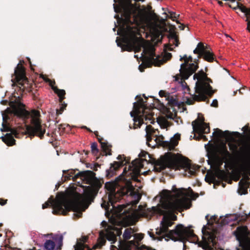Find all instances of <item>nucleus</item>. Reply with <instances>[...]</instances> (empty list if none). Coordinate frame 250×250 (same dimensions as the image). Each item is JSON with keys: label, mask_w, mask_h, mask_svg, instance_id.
Masks as SVG:
<instances>
[{"label": "nucleus", "mask_w": 250, "mask_h": 250, "mask_svg": "<svg viewBox=\"0 0 250 250\" xmlns=\"http://www.w3.org/2000/svg\"><path fill=\"white\" fill-rule=\"evenodd\" d=\"M174 193L167 190H163L161 193V205L151 208L152 214L163 215V217L159 228L156 229V235L148 232L149 236L154 240L162 241L165 239L166 241L171 239L174 241L185 243H196L197 236L190 228L186 227L182 224L177 225L174 229L168 231V228L173 224V221L176 219L175 215H171V218L167 215L175 211H182L184 209L189 208L188 197H192L193 192L184 188L176 189Z\"/></svg>", "instance_id": "f257e3e1"}, {"label": "nucleus", "mask_w": 250, "mask_h": 250, "mask_svg": "<svg viewBox=\"0 0 250 250\" xmlns=\"http://www.w3.org/2000/svg\"><path fill=\"white\" fill-rule=\"evenodd\" d=\"M138 1L144 0H114L115 3L119 1V4L118 6L113 4L114 11L122 13V20L126 25V27L118 31L117 34L123 36L122 42L125 44L124 50L134 49L135 52H139L143 48L141 56L143 54L147 56L155 65L158 57L155 55L154 47L150 44H145L139 33V27L146 21V10L136 3Z\"/></svg>", "instance_id": "f03ea898"}, {"label": "nucleus", "mask_w": 250, "mask_h": 250, "mask_svg": "<svg viewBox=\"0 0 250 250\" xmlns=\"http://www.w3.org/2000/svg\"><path fill=\"white\" fill-rule=\"evenodd\" d=\"M143 161L141 160H135L129 165L127 170L125 167L123 173L116 178L115 185L117 188V193L114 188L111 189V193L109 195V201L113 205L114 198H118L119 200L121 197L126 195L130 196L132 200L130 202L132 205H135L141 198V195L134 191V188L131 184L130 180L140 182L138 177L140 175V169L144 165Z\"/></svg>", "instance_id": "7ed1b4c3"}, {"label": "nucleus", "mask_w": 250, "mask_h": 250, "mask_svg": "<svg viewBox=\"0 0 250 250\" xmlns=\"http://www.w3.org/2000/svg\"><path fill=\"white\" fill-rule=\"evenodd\" d=\"M12 115L23 120L31 117V124L26 127L28 133L30 136H37L40 138H42L45 132V129L41 124L39 111L33 110L30 113L26 110L21 104L13 105L11 108H7L4 111L2 112L3 123L2 124V128H1V131H9V127L6 123Z\"/></svg>", "instance_id": "20e7f679"}, {"label": "nucleus", "mask_w": 250, "mask_h": 250, "mask_svg": "<svg viewBox=\"0 0 250 250\" xmlns=\"http://www.w3.org/2000/svg\"><path fill=\"white\" fill-rule=\"evenodd\" d=\"M236 162L239 169L244 175L239 182L238 192L240 195L247 193L250 183V137L243 141L236 156Z\"/></svg>", "instance_id": "39448f33"}, {"label": "nucleus", "mask_w": 250, "mask_h": 250, "mask_svg": "<svg viewBox=\"0 0 250 250\" xmlns=\"http://www.w3.org/2000/svg\"><path fill=\"white\" fill-rule=\"evenodd\" d=\"M193 79L197 80L193 94L190 92L189 88L187 83L182 80L179 82L178 87L181 88L185 93H188L190 95L189 98L192 101H205L208 96H211L213 93L212 87L209 84V82L211 81L203 70L195 73L193 76Z\"/></svg>", "instance_id": "423d86ee"}, {"label": "nucleus", "mask_w": 250, "mask_h": 250, "mask_svg": "<svg viewBox=\"0 0 250 250\" xmlns=\"http://www.w3.org/2000/svg\"><path fill=\"white\" fill-rule=\"evenodd\" d=\"M166 167L175 169L183 168L188 176L193 175L199 168L198 166L190 164L188 160L180 159L171 153L165 154L155 162L154 169L156 171H161Z\"/></svg>", "instance_id": "0eeeda50"}, {"label": "nucleus", "mask_w": 250, "mask_h": 250, "mask_svg": "<svg viewBox=\"0 0 250 250\" xmlns=\"http://www.w3.org/2000/svg\"><path fill=\"white\" fill-rule=\"evenodd\" d=\"M50 205L52 207V213L54 214L65 215L70 210H73L76 212L75 214L77 217H80L82 214V211L84 210L80 207L77 201L68 198L63 193L57 194L55 200L50 198L47 202L42 205V208H46Z\"/></svg>", "instance_id": "6e6552de"}, {"label": "nucleus", "mask_w": 250, "mask_h": 250, "mask_svg": "<svg viewBox=\"0 0 250 250\" xmlns=\"http://www.w3.org/2000/svg\"><path fill=\"white\" fill-rule=\"evenodd\" d=\"M131 117H134V128L140 127L141 125L145 123L154 124L155 123L154 113L151 109L145 108L141 106L138 109H135L134 113L130 112Z\"/></svg>", "instance_id": "1a4fd4ad"}, {"label": "nucleus", "mask_w": 250, "mask_h": 250, "mask_svg": "<svg viewBox=\"0 0 250 250\" xmlns=\"http://www.w3.org/2000/svg\"><path fill=\"white\" fill-rule=\"evenodd\" d=\"M121 233L120 230L116 229L111 226H108L106 229L100 232L97 243L93 248L95 249L97 247H102L105 244L106 240L111 244L114 243L116 241L117 235L119 236Z\"/></svg>", "instance_id": "9d476101"}, {"label": "nucleus", "mask_w": 250, "mask_h": 250, "mask_svg": "<svg viewBox=\"0 0 250 250\" xmlns=\"http://www.w3.org/2000/svg\"><path fill=\"white\" fill-rule=\"evenodd\" d=\"M202 232V240L199 243V246L204 250H211L216 245V230L211 229L209 227L204 226Z\"/></svg>", "instance_id": "9b49d317"}, {"label": "nucleus", "mask_w": 250, "mask_h": 250, "mask_svg": "<svg viewBox=\"0 0 250 250\" xmlns=\"http://www.w3.org/2000/svg\"><path fill=\"white\" fill-rule=\"evenodd\" d=\"M182 60L184 61V62L181 64L180 73L183 79H188L198 68V62L188 64V56L186 55L183 57L181 56L180 61Z\"/></svg>", "instance_id": "f8f14e48"}, {"label": "nucleus", "mask_w": 250, "mask_h": 250, "mask_svg": "<svg viewBox=\"0 0 250 250\" xmlns=\"http://www.w3.org/2000/svg\"><path fill=\"white\" fill-rule=\"evenodd\" d=\"M12 77V86L18 84L23 86V88H25L24 85L27 83V79L25 77V70L22 65H20V63L18 64L15 68L14 74Z\"/></svg>", "instance_id": "ddd939ff"}, {"label": "nucleus", "mask_w": 250, "mask_h": 250, "mask_svg": "<svg viewBox=\"0 0 250 250\" xmlns=\"http://www.w3.org/2000/svg\"><path fill=\"white\" fill-rule=\"evenodd\" d=\"M50 239L46 240L44 247L46 250H58L62 245L63 235L62 234H51Z\"/></svg>", "instance_id": "4468645a"}, {"label": "nucleus", "mask_w": 250, "mask_h": 250, "mask_svg": "<svg viewBox=\"0 0 250 250\" xmlns=\"http://www.w3.org/2000/svg\"><path fill=\"white\" fill-rule=\"evenodd\" d=\"M93 174L94 173L91 171L86 170L79 172L74 175V171L71 170L68 171L67 173L65 175L64 180H69L72 178L73 181H75L77 178H80L82 180L87 181L93 176Z\"/></svg>", "instance_id": "2eb2a0df"}, {"label": "nucleus", "mask_w": 250, "mask_h": 250, "mask_svg": "<svg viewBox=\"0 0 250 250\" xmlns=\"http://www.w3.org/2000/svg\"><path fill=\"white\" fill-rule=\"evenodd\" d=\"M134 240L129 242L126 246V250H154L145 246L139 247V243L142 240L144 236L142 234L136 233L133 235Z\"/></svg>", "instance_id": "dca6fc26"}, {"label": "nucleus", "mask_w": 250, "mask_h": 250, "mask_svg": "<svg viewBox=\"0 0 250 250\" xmlns=\"http://www.w3.org/2000/svg\"><path fill=\"white\" fill-rule=\"evenodd\" d=\"M117 159L119 161L114 162L111 165L110 168L106 170V175L107 177H111L113 176L119 167L128 163L124 155H119L117 157Z\"/></svg>", "instance_id": "f3484780"}, {"label": "nucleus", "mask_w": 250, "mask_h": 250, "mask_svg": "<svg viewBox=\"0 0 250 250\" xmlns=\"http://www.w3.org/2000/svg\"><path fill=\"white\" fill-rule=\"evenodd\" d=\"M193 131L197 133L200 135L208 133L210 131L209 125L204 122V119L200 122L196 120L192 123Z\"/></svg>", "instance_id": "a211bd4d"}, {"label": "nucleus", "mask_w": 250, "mask_h": 250, "mask_svg": "<svg viewBox=\"0 0 250 250\" xmlns=\"http://www.w3.org/2000/svg\"><path fill=\"white\" fill-rule=\"evenodd\" d=\"M105 187L107 189V190L109 191L108 196L111 193V189H112V188H114V189H115V193H117V188L116 187L115 182L114 184L110 183L109 182L106 183L105 184ZM108 200H109V196L108 197ZM118 201H119V199H118V198H114L113 199V205H111V202H110V201H109V202L107 203V204L105 202H104L103 203L101 204V207L107 210L108 209V208L107 206H109V204H110V205L112 206L113 208H116V206L114 205V204L115 202H116Z\"/></svg>", "instance_id": "6ab92c4d"}, {"label": "nucleus", "mask_w": 250, "mask_h": 250, "mask_svg": "<svg viewBox=\"0 0 250 250\" xmlns=\"http://www.w3.org/2000/svg\"><path fill=\"white\" fill-rule=\"evenodd\" d=\"M100 186L98 182L92 184L85 189V194L89 198H94L97 195Z\"/></svg>", "instance_id": "aec40b11"}, {"label": "nucleus", "mask_w": 250, "mask_h": 250, "mask_svg": "<svg viewBox=\"0 0 250 250\" xmlns=\"http://www.w3.org/2000/svg\"><path fill=\"white\" fill-rule=\"evenodd\" d=\"M169 43L165 45V51H172L174 47H177L179 44L178 38L175 33H172L170 34L169 37Z\"/></svg>", "instance_id": "412c9836"}, {"label": "nucleus", "mask_w": 250, "mask_h": 250, "mask_svg": "<svg viewBox=\"0 0 250 250\" xmlns=\"http://www.w3.org/2000/svg\"><path fill=\"white\" fill-rule=\"evenodd\" d=\"M214 152H216L222 159L228 161L231 158L230 153L227 150L226 146L217 148Z\"/></svg>", "instance_id": "4be33fe9"}, {"label": "nucleus", "mask_w": 250, "mask_h": 250, "mask_svg": "<svg viewBox=\"0 0 250 250\" xmlns=\"http://www.w3.org/2000/svg\"><path fill=\"white\" fill-rule=\"evenodd\" d=\"M88 237L83 236L81 238L77 240V244L74 246L75 250H91L84 243L87 241Z\"/></svg>", "instance_id": "5701e85b"}, {"label": "nucleus", "mask_w": 250, "mask_h": 250, "mask_svg": "<svg viewBox=\"0 0 250 250\" xmlns=\"http://www.w3.org/2000/svg\"><path fill=\"white\" fill-rule=\"evenodd\" d=\"M208 50L207 46H205L202 42L198 43L196 48L193 50V53L198 54V59L197 61H199V59L201 58L202 55Z\"/></svg>", "instance_id": "b1692460"}, {"label": "nucleus", "mask_w": 250, "mask_h": 250, "mask_svg": "<svg viewBox=\"0 0 250 250\" xmlns=\"http://www.w3.org/2000/svg\"><path fill=\"white\" fill-rule=\"evenodd\" d=\"M211 155V160L213 162V164L215 165L216 169L220 168V167L226 161L221 158L220 156H219V155H218L216 152H212Z\"/></svg>", "instance_id": "393cba45"}, {"label": "nucleus", "mask_w": 250, "mask_h": 250, "mask_svg": "<svg viewBox=\"0 0 250 250\" xmlns=\"http://www.w3.org/2000/svg\"><path fill=\"white\" fill-rule=\"evenodd\" d=\"M213 135L218 138H223L227 140H229L231 138V133L229 131H222L221 130L217 128L213 133Z\"/></svg>", "instance_id": "a878e982"}, {"label": "nucleus", "mask_w": 250, "mask_h": 250, "mask_svg": "<svg viewBox=\"0 0 250 250\" xmlns=\"http://www.w3.org/2000/svg\"><path fill=\"white\" fill-rule=\"evenodd\" d=\"M238 8L242 12L245 13L248 21L247 29L250 32V8H248L242 5L239 6Z\"/></svg>", "instance_id": "bb28decb"}, {"label": "nucleus", "mask_w": 250, "mask_h": 250, "mask_svg": "<svg viewBox=\"0 0 250 250\" xmlns=\"http://www.w3.org/2000/svg\"><path fill=\"white\" fill-rule=\"evenodd\" d=\"M172 55L170 53H168L166 51L164 52V56L163 58L158 57L157 62L155 63V66H160L163 63L166 62L171 58Z\"/></svg>", "instance_id": "cd10ccee"}, {"label": "nucleus", "mask_w": 250, "mask_h": 250, "mask_svg": "<svg viewBox=\"0 0 250 250\" xmlns=\"http://www.w3.org/2000/svg\"><path fill=\"white\" fill-rule=\"evenodd\" d=\"M1 138L3 142L8 146H11L15 144V140L10 134H7L4 137H1Z\"/></svg>", "instance_id": "c85d7f7f"}, {"label": "nucleus", "mask_w": 250, "mask_h": 250, "mask_svg": "<svg viewBox=\"0 0 250 250\" xmlns=\"http://www.w3.org/2000/svg\"><path fill=\"white\" fill-rule=\"evenodd\" d=\"M201 58L209 62H213L215 59L213 53L211 52L209 49L202 55Z\"/></svg>", "instance_id": "c756f323"}, {"label": "nucleus", "mask_w": 250, "mask_h": 250, "mask_svg": "<svg viewBox=\"0 0 250 250\" xmlns=\"http://www.w3.org/2000/svg\"><path fill=\"white\" fill-rule=\"evenodd\" d=\"M99 141L101 144V146L105 152L106 155H110L111 153V146L107 142H103V139L98 138Z\"/></svg>", "instance_id": "7c9ffc66"}, {"label": "nucleus", "mask_w": 250, "mask_h": 250, "mask_svg": "<svg viewBox=\"0 0 250 250\" xmlns=\"http://www.w3.org/2000/svg\"><path fill=\"white\" fill-rule=\"evenodd\" d=\"M178 144V141L174 138H172L170 141H165L163 143V146L167 147L169 150H172Z\"/></svg>", "instance_id": "2f4dec72"}, {"label": "nucleus", "mask_w": 250, "mask_h": 250, "mask_svg": "<svg viewBox=\"0 0 250 250\" xmlns=\"http://www.w3.org/2000/svg\"><path fill=\"white\" fill-rule=\"evenodd\" d=\"M52 89L53 90L54 92L58 95L61 101H62L64 99V96L65 94V91L64 90L59 89L55 86H52Z\"/></svg>", "instance_id": "473e14b6"}, {"label": "nucleus", "mask_w": 250, "mask_h": 250, "mask_svg": "<svg viewBox=\"0 0 250 250\" xmlns=\"http://www.w3.org/2000/svg\"><path fill=\"white\" fill-rule=\"evenodd\" d=\"M133 233L134 230L131 228H127L125 229L123 235L124 239L125 240L129 239Z\"/></svg>", "instance_id": "72a5a7b5"}, {"label": "nucleus", "mask_w": 250, "mask_h": 250, "mask_svg": "<svg viewBox=\"0 0 250 250\" xmlns=\"http://www.w3.org/2000/svg\"><path fill=\"white\" fill-rule=\"evenodd\" d=\"M146 131L147 141L149 142L151 140V137L149 135L153 133V128L150 125H146Z\"/></svg>", "instance_id": "f704fd0d"}, {"label": "nucleus", "mask_w": 250, "mask_h": 250, "mask_svg": "<svg viewBox=\"0 0 250 250\" xmlns=\"http://www.w3.org/2000/svg\"><path fill=\"white\" fill-rule=\"evenodd\" d=\"M134 213L136 214L137 218L144 216L145 215V209L142 206H139L138 209L136 210Z\"/></svg>", "instance_id": "c9c22d12"}, {"label": "nucleus", "mask_w": 250, "mask_h": 250, "mask_svg": "<svg viewBox=\"0 0 250 250\" xmlns=\"http://www.w3.org/2000/svg\"><path fill=\"white\" fill-rule=\"evenodd\" d=\"M242 250H250V239H246L241 243Z\"/></svg>", "instance_id": "e433bc0d"}, {"label": "nucleus", "mask_w": 250, "mask_h": 250, "mask_svg": "<svg viewBox=\"0 0 250 250\" xmlns=\"http://www.w3.org/2000/svg\"><path fill=\"white\" fill-rule=\"evenodd\" d=\"M215 175L221 179H223L226 177V173L223 170H221L220 168L216 169Z\"/></svg>", "instance_id": "4c0bfd02"}, {"label": "nucleus", "mask_w": 250, "mask_h": 250, "mask_svg": "<svg viewBox=\"0 0 250 250\" xmlns=\"http://www.w3.org/2000/svg\"><path fill=\"white\" fill-rule=\"evenodd\" d=\"M169 13V15L168 16L169 18L171 19L173 21H176L177 23H180L179 21H177V19L178 18L179 15H177L173 12H170Z\"/></svg>", "instance_id": "58836bf2"}, {"label": "nucleus", "mask_w": 250, "mask_h": 250, "mask_svg": "<svg viewBox=\"0 0 250 250\" xmlns=\"http://www.w3.org/2000/svg\"><path fill=\"white\" fill-rule=\"evenodd\" d=\"M152 34L154 37L158 38L161 35L162 32L157 28H154L152 30Z\"/></svg>", "instance_id": "ea45409f"}, {"label": "nucleus", "mask_w": 250, "mask_h": 250, "mask_svg": "<svg viewBox=\"0 0 250 250\" xmlns=\"http://www.w3.org/2000/svg\"><path fill=\"white\" fill-rule=\"evenodd\" d=\"M42 79L45 82H47V83H49V85L51 87V88H52V86H54V84H55V82L54 81H52V80H51L49 78H47L45 76H43V75L42 76Z\"/></svg>", "instance_id": "a19ab883"}, {"label": "nucleus", "mask_w": 250, "mask_h": 250, "mask_svg": "<svg viewBox=\"0 0 250 250\" xmlns=\"http://www.w3.org/2000/svg\"><path fill=\"white\" fill-rule=\"evenodd\" d=\"M91 151L93 153L96 154L98 152V149L97 148V145L96 143H93L91 146Z\"/></svg>", "instance_id": "79ce46f5"}, {"label": "nucleus", "mask_w": 250, "mask_h": 250, "mask_svg": "<svg viewBox=\"0 0 250 250\" xmlns=\"http://www.w3.org/2000/svg\"><path fill=\"white\" fill-rule=\"evenodd\" d=\"M229 146L230 150H231L233 151H236L237 149V146L236 144L229 143Z\"/></svg>", "instance_id": "37998d69"}, {"label": "nucleus", "mask_w": 250, "mask_h": 250, "mask_svg": "<svg viewBox=\"0 0 250 250\" xmlns=\"http://www.w3.org/2000/svg\"><path fill=\"white\" fill-rule=\"evenodd\" d=\"M66 104L65 105H62V106L60 107V109H57L56 110V114L57 115L61 114L63 111L64 108L66 107Z\"/></svg>", "instance_id": "c03bdc74"}, {"label": "nucleus", "mask_w": 250, "mask_h": 250, "mask_svg": "<svg viewBox=\"0 0 250 250\" xmlns=\"http://www.w3.org/2000/svg\"><path fill=\"white\" fill-rule=\"evenodd\" d=\"M158 122L159 124H161V122H163V125L164 127H166L167 126V121H166L165 119H162L158 120Z\"/></svg>", "instance_id": "a18cd8bd"}, {"label": "nucleus", "mask_w": 250, "mask_h": 250, "mask_svg": "<svg viewBox=\"0 0 250 250\" xmlns=\"http://www.w3.org/2000/svg\"><path fill=\"white\" fill-rule=\"evenodd\" d=\"M211 106H214V107H217L218 106L217 100L216 99L213 100L211 104Z\"/></svg>", "instance_id": "49530a36"}, {"label": "nucleus", "mask_w": 250, "mask_h": 250, "mask_svg": "<svg viewBox=\"0 0 250 250\" xmlns=\"http://www.w3.org/2000/svg\"><path fill=\"white\" fill-rule=\"evenodd\" d=\"M117 207H118V211L119 212H121V211H122L123 208H125V205H118Z\"/></svg>", "instance_id": "de8ad7c7"}, {"label": "nucleus", "mask_w": 250, "mask_h": 250, "mask_svg": "<svg viewBox=\"0 0 250 250\" xmlns=\"http://www.w3.org/2000/svg\"><path fill=\"white\" fill-rule=\"evenodd\" d=\"M7 200H3L2 199H0V205L1 206H3L5 205L7 203Z\"/></svg>", "instance_id": "09e8293b"}, {"label": "nucleus", "mask_w": 250, "mask_h": 250, "mask_svg": "<svg viewBox=\"0 0 250 250\" xmlns=\"http://www.w3.org/2000/svg\"><path fill=\"white\" fill-rule=\"evenodd\" d=\"M188 64H189V63H193L192 62V58L191 56H189L188 57ZM196 62H195V63H196Z\"/></svg>", "instance_id": "8fccbe9b"}, {"label": "nucleus", "mask_w": 250, "mask_h": 250, "mask_svg": "<svg viewBox=\"0 0 250 250\" xmlns=\"http://www.w3.org/2000/svg\"><path fill=\"white\" fill-rule=\"evenodd\" d=\"M178 27L180 30H183L185 28V25L183 24H180Z\"/></svg>", "instance_id": "3c124183"}, {"label": "nucleus", "mask_w": 250, "mask_h": 250, "mask_svg": "<svg viewBox=\"0 0 250 250\" xmlns=\"http://www.w3.org/2000/svg\"><path fill=\"white\" fill-rule=\"evenodd\" d=\"M118 246L119 247V249H122V247H121V242L120 241L119 242V244H118Z\"/></svg>", "instance_id": "603ef678"}, {"label": "nucleus", "mask_w": 250, "mask_h": 250, "mask_svg": "<svg viewBox=\"0 0 250 250\" xmlns=\"http://www.w3.org/2000/svg\"><path fill=\"white\" fill-rule=\"evenodd\" d=\"M218 3H219V4H220V5H221V4H222V3H223V2H222V1H218Z\"/></svg>", "instance_id": "864d4df0"}, {"label": "nucleus", "mask_w": 250, "mask_h": 250, "mask_svg": "<svg viewBox=\"0 0 250 250\" xmlns=\"http://www.w3.org/2000/svg\"><path fill=\"white\" fill-rule=\"evenodd\" d=\"M115 247L114 246L112 245L111 246V250H113V248Z\"/></svg>", "instance_id": "5fc2aeb1"}, {"label": "nucleus", "mask_w": 250, "mask_h": 250, "mask_svg": "<svg viewBox=\"0 0 250 250\" xmlns=\"http://www.w3.org/2000/svg\"><path fill=\"white\" fill-rule=\"evenodd\" d=\"M188 101L189 102V104H192V103L190 102L189 100H188Z\"/></svg>", "instance_id": "6e6d98bb"}, {"label": "nucleus", "mask_w": 250, "mask_h": 250, "mask_svg": "<svg viewBox=\"0 0 250 250\" xmlns=\"http://www.w3.org/2000/svg\"><path fill=\"white\" fill-rule=\"evenodd\" d=\"M117 45H118V46H121V44H120L119 43H118V42H117Z\"/></svg>", "instance_id": "4d7b16f0"}, {"label": "nucleus", "mask_w": 250, "mask_h": 250, "mask_svg": "<svg viewBox=\"0 0 250 250\" xmlns=\"http://www.w3.org/2000/svg\"><path fill=\"white\" fill-rule=\"evenodd\" d=\"M102 224H103V223L106 224V222H105V221H103V222H102Z\"/></svg>", "instance_id": "13d9d810"}, {"label": "nucleus", "mask_w": 250, "mask_h": 250, "mask_svg": "<svg viewBox=\"0 0 250 250\" xmlns=\"http://www.w3.org/2000/svg\"><path fill=\"white\" fill-rule=\"evenodd\" d=\"M248 215L250 217V212L248 213Z\"/></svg>", "instance_id": "bf43d9fd"}, {"label": "nucleus", "mask_w": 250, "mask_h": 250, "mask_svg": "<svg viewBox=\"0 0 250 250\" xmlns=\"http://www.w3.org/2000/svg\"><path fill=\"white\" fill-rule=\"evenodd\" d=\"M83 128H84L87 129V127L86 126H83Z\"/></svg>", "instance_id": "052dcab7"}, {"label": "nucleus", "mask_w": 250, "mask_h": 250, "mask_svg": "<svg viewBox=\"0 0 250 250\" xmlns=\"http://www.w3.org/2000/svg\"><path fill=\"white\" fill-rule=\"evenodd\" d=\"M208 215L206 216V218L207 219H208Z\"/></svg>", "instance_id": "680f3d73"}, {"label": "nucleus", "mask_w": 250, "mask_h": 250, "mask_svg": "<svg viewBox=\"0 0 250 250\" xmlns=\"http://www.w3.org/2000/svg\"><path fill=\"white\" fill-rule=\"evenodd\" d=\"M66 172L65 170H63V173H64Z\"/></svg>", "instance_id": "e2e57ef3"}, {"label": "nucleus", "mask_w": 250, "mask_h": 250, "mask_svg": "<svg viewBox=\"0 0 250 250\" xmlns=\"http://www.w3.org/2000/svg\"><path fill=\"white\" fill-rule=\"evenodd\" d=\"M183 246H184V250H185V245H183Z\"/></svg>", "instance_id": "0e129e2a"}, {"label": "nucleus", "mask_w": 250, "mask_h": 250, "mask_svg": "<svg viewBox=\"0 0 250 250\" xmlns=\"http://www.w3.org/2000/svg\"><path fill=\"white\" fill-rule=\"evenodd\" d=\"M236 92H234V95H235V93H236Z\"/></svg>", "instance_id": "69168bd1"}, {"label": "nucleus", "mask_w": 250, "mask_h": 250, "mask_svg": "<svg viewBox=\"0 0 250 250\" xmlns=\"http://www.w3.org/2000/svg\"><path fill=\"white\" fill-rule=\"evenodd\" d=\"M114 31H115V28H113Z\"/></svg>", "instance_id": "338daca9"}, {"label": "nucleus", "mask_w": 250, "mask_h": 250, "mask_svg": "<svg viewBox=\"0 0 250 250\" xmlns=\"http://www.w3.org/2000/svg\"><path fill=\"white\" fill-rule=\"evenodd\" d=\"M213 180V178H211V181Z\"/></svg>", "instance_id": "774afa93"}]
</instances>
